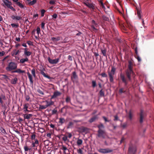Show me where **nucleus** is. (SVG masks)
Listing matches in <instances>:
<instances>
[{
	"label": "nucleus",
	"instance_id": "f8f14e48",
	"mask_svg": "<svg viewBox=\"0 0 154 154\" xmlns=\"http://www.w3.org/2000/svg\"><path fill=\"white\" fill-rule=\"evenodd\" d=\"M61 94L60 92L58 91H55L53 95L51 96V99L55 98L57 97L60 96Z\"/></svg>",
	"mask_w": 154,
	"mask_h": 154
},
{
	"label": "nucleus",
	"instance_id": "680f3d73",
	"mask_svg": "<svg viewBox=\"0 0 154 154\" xmlns=\"http://www.w3.org/2000/svg\"><path fill=\"white\" fill-rule=\"evenodd\" d=\"M127 126V123H124L122 126L123 128H125Z\"/></svg>",
	"mask_w": 154,
	"mask_h": 154
},
{
	"label": "nucleus",
	"instance_id": "37998d69",
	"mask_svg": "<svg viewBox=\"0 0 154 154\" xmlns=\"http://www.w3.org/2000/svg\"><path fill=\"white\" fill-rule=\"evenodd\" d=\"M102 17L103 20L105 21H109V18L108 17L105 16V15L103 16Z\"/></svg>",
	"mask_w": 154,
	"mask_h": 154
},
{
	"label": "nucleus",
	"instance_id": "bf43d9fd",
	"mask_svg": "<svg viewBox=\"0 0 154 154\" xmlns=\"http://www.w3.org/2000/svg\"><path fill=\"white\" fill-rule=\"evenodd\" d=\"M77 152L78 153H80L81 154H83V152L82 150L81 149H79L78 150H77Z\"/></svg>",
	"mask_w": 154,
	"mask_h": 154
},
{
	"label": "nucleus",
	"instance_id": "a211bd4d",
	"mask_svg": "<svg viewBox=\"0 0 154 154\" xmlns=\"http://www.w3.org/2000/svg\"><path fill=\"white\" fill-rule=\"evenodd\" d=\"M62 38V37L60 36H58L56 37H52L51 38V40L53 42H57L60 40V39H61Z\"/></svg>",
	"mask_w": 154,
	"mask_h": 154
},
{
	"label": "nucleus",
	"instance_id": "a878e982",
	"mask_svg": "<svg viewBox=\"0 0 154 154\" xmlns=\"http://www.w3.org/2000/svg\"><path fill=\"white\" fill-rule=\"evenodd\" d=\"M46 106L47 107L48 106H50L51 105H53L54 103V102H53L51 100L50 101H46Z\"/></svg>",
	"mask_w": 154,
	"mask_h": 154
},
{
	"label": "nucleus",
	"instance_id": "052dcab7",
	"mask_svg": "<svg viewBox=\"0 0 154 154\" xmlns=\"http://www.w3.org/2000/svg\"><path fill=\"white\" fill-rule=\"evenodd\" d=\"M62 139L64 141H66L67 140V137L65 136L62 138Z\"/></svg>",
	"mask_w": 154,
	"mask_h": 154
},
{
	"label": "nucleus",
	"instance_id": "c85d7f7f",
	"mask_svg": "<svg viewBox=\"0 0 154 154\" xmlns=\"http://www.w3.org/2000/svg\"><path fill=\"white\" fill-rule=\"evenodd\" d=\"M32 116V115L31 114H26L24 115V117L25 119H29L30 118V117Z\"/></svg>",
	"mask_w": 154,
	"mask_h": 154
},
{
	"label": "nucleus",
	"instance_id": "1a4fd4ad",
	"mask_svg": "<svg viewBox=\"0 0 154 154\" xmlns=\"http://www.w3.org/2000/svg\"><path fill=\"white\" fill-rule=\"evenodd\" d=\"M120 77L122 82L124 83L125 86L126 87H127L128 82L126 80L124 76L121 74L120 75Z\"/></svg>",
	"mask_w": 154,
	"mask_h": 154
},
{
	"label": "nucleus",
	"instance_id": "09e8293b",
	"mask_svg": "<svg viewBox=\"0 0 154 154\" xmlns=\"http://www.w3.org/2000/svg\"><path fill=\"white\" fill-rule=\"evenodd\" d=\"M45 12V11L44 9H42L41 10V14L42 17H43L44 15V14Z\"/></svg>",
	"mask_w": 154,
	"mask_h": 154
},
{
	"label": "nucleus",
	"instance_id": "6e6552de",
	"mask_svg": "<svg viewBox=\"0 0 154 154\" xmlns=\"http://www.w3.org/2000/svg\"><path fill=\"white\" fill-rule=\"evenodd\" d=\"M144 116V113L143 110H140V119L139 122L140 123H142L143 122V118Z\"/></svg>",
	"mask_w": 154,
	"mask_h": 154
},
{
	"label": "nucleus",
	"instance_id": "6ab92c4d",
	"mask_svg": "<svg viewBox=\"0 0 154 154\" xmlns=\"http://www.w3.org/2000/svg\"><path fill=\"white\" fill-rule=\"evenodd\" d=\"M136 9L137 11V15L138 18L139 19H141V11L140 9V8H137L136 7Z\"/></svg>",
	"mask_w": 154,
	"mask_h": 154
},
{
	"label": "nucleus",
	"instance_id": "7c9ffc66",
	"mask_svg": "<svg viewBox=\"0 0 154 154\" xmlns=\"http://www.w3.org/2000/svg\"><path fill=\"white\" fill-rule=\"evenodd\" d=\"M36 2V0H33L32 1H30L29 2H28V4L29 5H34Z\"/></svg>",
	"mask_w": 154,
	"mask_h": 154
},
{
	"label": "nucleus",
	"instance_id": "4d7b16f0",
	"mask_svg": "<svg viewBox=\"0 0 154 154\" xmlns=\"http://www.w3.org/2000/svg\"><path fill=\"white\" fill-rule=\"evenodd\" d=\"M127 70H129V71L130 72H131V70H133L132 66L128 65V69Z\"/></svg>",
	"mask_w": 154,
	"mask_h": 154
},
{
	"label": "nucleus",
	"instance_id": "a19ab883",
	"mask_svg": "<svg viewBox=\"0 0 154 154\" xmlns=\"http://www.w3.org/2000/svg\"><path fill=\"white\" fill-rule=\"evenodd\" d=\"M69 41V38L68 37L65 38L63 40V41L61 42V43H66L68 42Z\"/></svg>",
	"mask_w": 154,
	"mask_h": 154
},
{
	"label": "nucleus",
	"instance_id": "6e6d98bb",
	"mask_svg": "<svg viewBox=\"0 0 154 154\" xmlns=\"http://www.w3.org/2000/svg\"><path fill=\"white\" fill-rule=\"evenodd\" d=\"M56 1L55 0H50L49 2V3L51 5H54Z\"/></svg>",
	"mask_w": 154,
	"mask_h": 154
},
{
	"label": "nucleus",
	"instance_id": "de8ad7c7",
	"mask_svg": "<svg viewBox=\"0 0 154 154\" xmlns=\"http://www.w3.org/2000/svg\"><path fill=\"white\" fill-rule=\"evenodd\" d=\"M31 73L33 76L34 77L35 76V69L33 68L31 70Z\"/></svg>",
	"mask_w": 154,
	"mask_h": 154
},
{
	"label": "nucleus",
	"instance_id": "13d9d810",
	"mask_svg": "<svg viewBox=\"0 0 154 154\" xmlns=\"http://www.w3.org/2000/svg\"><path fill=\"white\" fill-rule=\"evenodd\" d=\"M92 23L95 25L96 26H97V24L96 23L95 21L94 20H92Z\"/></svg>",
	"mask_w": 154,
	"mask_h": 154
},
{
	"label": "nucleus",
	"instance_id": "2eb2a0df",
	"mask_svg": "<svg viewBox=\"0 0 154 154\" xmlns=\"http://www.w3.org/2000/svg\"><path fill=\"white\" fill-rule=\"evenodd\" d=\"M78 76L76 74V73L75 71H74L72 72V76L71 77V80L73 81V79H78Z\"/></svg>",
	"mask_w": 154,
	"mask_h": 154
},
{
	"label": "nucleus",
	"instance_id": "412c9836",
	"mask_svg": "<svg viewBox=\"0 0 154 154\" xmlns=\"http://www.w3.org/2000/svg\"><path fill=\"white\" fill-rule=\"evenodd\" d=\"M98 118V116L97 115H96L92 117L88 121V122L90 123H92L93 122H94Z\"/></svg>",
	"mask_w": 154,
	"mask_h": 154
},
{
	"label": "nucleus",
	"instance_id": "4468645a",
	"mask_svg": "<svg viewBox=\"0 0 154 154\" xmlns=\"http://www.w3.org/2000/svg\"><path fill=\"white\" fill-rule=\"evenodd\" d=\"M98 135V137H103L104 133V131L102 129H99L97 131Z\"/></svg>",
	"mask_w": 154,
	"mask_h": 154
},
{
	"label": "nucleus",
	"instance_id": "0e129e2a",
	"mask_svg": "<svg viewBox=\"0 0 154 154\" xmlns=\"http://www.w3.org/2000/svg\"><path fill=\"white\" fill-rule=\"evenodd\" d=\"M27 43L29 45H33L32 42L31 41H27Z\"/></svg>",
	"mask_w": 154,
	"mask_h": 154
},
{
	"label": "nucleus",
	"instance_id": "e433bc0d",
	"mask_svg": "<svg viewBox=\"0 0 154 154\" xmlns=\"http://www.w3.org/2000/svg\"><path fill=\"white\" fill-rule=\"evenodd\" d=\"M97 86L96 82L95 81L93 80L92 81V86L93 88H95Z\"/></svg>",
	"mask_w": 154,
	"mask_h": 154
},
{
	"label": "nucleus",
	"instance_id": "f704fd0d",
	"mask_svg": "<svg viewBox=\"0 0 154 154\" xmlns=\"http://www.w3.org/2000/svg\"><path fill=\"white\" fill-rule=\"evenodd\" d=\"M16 4L20 8H24V6L20 2H17V4Z\"/></svg>",
	"mask_w": 154,
	"mask_h": 154
},
{
	"label": "nucleus",
	"instance_id": "20e7f679",
	"mask_svg": "<svg viewBox=\"0 0 154 154\" xmlns=\"http://www.w3.org/2000/svg\"><path fill=\"white\" fill-rule=\"evenodd\" d=\"M126 75L128 79V81L131 82V76H133L134 78L135 75V73L133 70H131V72L129 71V70H127L126 72Z\"/></svg>",
	"mask_w": 154,
	"mask_h": 154
},
{
	"label": "nucleus",
	"instance_id": "e2e57ef3",
	"mask_svg": "<svg viewBox=\"0 0 154 154\" xmlns=\"http://www.w3.org/2000/svg\"><path fill=\"white\" fill-rule=\"evenodd\" d=\"M45 23L44 22H42L41 23V27L43 29H44L45 28Z\"/></svg>",
	"mask_w": 154,
	"mask_h": 154
},
{
	"label": "nucleus",
	"instance_id": "423d86ee",
	"mask_svg": "<svg viewBox=\"0 0 154 154\" xmlns=\"http://www.w3.org/2000/svg\"><path fill=\"white\" fill-rule=\"evenodd\" d=\"M98 151L103 154H106L111 152L112 151V150L107 149L100 148L98 150Z\"/></svg>",
	"mask_w": 154,
	"mask_h": 154
},
{
	"label": "nucleus",
	"instance_id": "49530a36",
	"mask_svg": "<svg viewBox=\"0 0 154 154\" xmlns=\"http://www.w3.org/2000/svg\"><path fill=\"white\" fill-rule=\"evenodd\" d=\"M29 104L28 103H26L23 105V109H27L28 107Z\"/></svg>",
	"mask_w": 154,
	"mask_h": 154
},
{
	"label": "nucleus",
	"instance_id": "69168bd1",
	"mask_svg": "<svg viewBox=\"0 0 154 154\" xmlns=\"http://www.w3.org/2000/svg\"><path fill=\"white\" fill-rule=\"evenodd\" d=\"M5 54V52L4 51H0V57H2Z\"/></svg>",
	"mask_w": 154,
	"mask_h": 154
},
{
	"label": "nucleus",
	"instance_id": "3c124183",
	"mask_svg": "<svg viewBox=\"0 0 154 154\" xmlns=\"http://www.w3.org/2000/svg\"><path fill=\"white\" fill-rule=\"evenodd\" d=\"M24 151L26 152L28 151L29 150H30L31 149H29V148H28V147L27 146H25L24 147Z\"/></svg>",
	"mask_w": 154,
	"mask_h": 154
},
{
	"label": "nucleus",
	"instance_id": "cd10ccee",
	"mask_svg": "<svg viewBox=\"0 0 154 154\" xmlns=\"http://www.w3.org/2000/svg\"><path fill=\"white\" fill-rule=\"evenodd\" d=\"M28 58L26 57L25 58H22L20 59V63H23L25 62L28 61Z\"/></svg>",
	"mask_w": 154,
	"mask_h": 154
},
{
	"label": "nucleus",
	"instance_id": "79ce46f5",
	"mask_svg": "<svg viewBox=\"0 0 154 154\" xmlns=\"http://www.w3.org/2000/svg\"><path fill=\"white\" fill-rule=\"evenodd\" d=\"M71 99L70 97L67 96L66 99V103H69L70 102Z\"/></svg>",
	"mask_w": 154,
	"mask_h": 154
},
{
	"label": "nucleus",
	"instance_id": "c9c22d12",
	"mask_svg": "<svg viewBox=\"0 0 154 154\" xmlns=\"http://www.w3.org/2000/svg\"><path fill=\"white\" fill-rule=\"evenodd\" d=\"M83 141L82 140L78 139L77 142V143L78 145L79 146L82 144V143Z\"/></svg>",
	"mask_w": 154,
	"mask_h": 154
},
{
	"label": "nucleus",
	"instance_id": "338daca9",
	"mask_svg": "<svg viewBox=\"0 0 154 154\" xmlns=\"http://www.w3.org/2000/svg\"><path fill=\"white\" fill-rule=\"evenodd\" d=\"M68 59L69 60L71 61L73 60L72 57L70 55H69L68 56Z\"/></svg>",
	"mask_w": 154,
	"mask_h": 154
},
{
	"label": "nucleus",
	"instance_id": "4be33fe9",
	"mask_svg": "<svg viewBox=\"0 0 154 154\" xmlns=\"http://www.w3.org/2000/svg\"><path fill=\"white\" fill-rule=\"evenodd\" d=\"M21 52V51H19V50H17L16 51V49L14 50L13 51L12 54V56H14V55H17L18 54H20Z\"/></svg>",
	"mask_w": 154,
	"mask_h": 154
},
{
	"label": "nucleus",
	"instance_id": "58836bf2",
	"mask_svg": "<svg viewBox=\"0 0 154 154\" xmlns=\"http://www.w3.org/2000/svg\"><path fill=\"white\" fill-rule=\"evenodd\" d=\"M97 127L99 128V129H101V128H104L103 125L102 123H100V125H98Z\"/></svg>",
	"mask_w": 154,
	"mask_h": 154
},
{
	"label": "nucleus",
	"instance_id": "b1692460",
	"mask_svg": "<svg viewBox=\"0 0 154 154\" xmlns=\"http://www.w3.org/2000/svg\"><path fill=\"white\" fill-rule=\"evenodd\" d=\"M65 122V120L64 118H59V123L60 124V125H62Z\"/></svg>",
	"mask_w": 154,
	"mask_h": 154
},
{
	"label": "nucleus",
	"instance_id": "9d476101",
	"mask_svg": "<svg viewBox=\"0 0 154 154\" xmlns=\"http://www.w3.org/2000/svg\"><path fill=\"white\" fill-rule=\"evenodd\" d=\"M45 70V69L44 68H43L42 69H40V73L44 77H46L48 79H51V78L50 76L46 75L45 73L44 72V71Z\"/></svg>",
	"mask_w": 154,
	"mask_h": 154
},
{
	"label": "nucleus",
	"instance_id": "0eeeda50",
	"mask_svg": "<svg viewBox=\"0 0 154 154\" xmlns=\"http://www.w3.org/2000/svg\"><path fill=\"white\" fill-rule=\"evenodd\" d=\"M48 60L49 62L51 64H56L59 62V58L52 59L49 57L48 58Z\"/></svg>",
	"mask_w": 154,
	"mask_h": 154
},
{
	"label": "nucleus",
	"instance_id": "39448f33",
	"mask_svg": "<svg viewBox=\"0 0 154 154\" xmlns=\"http://www.w3.org/2000/svg\"><path fill=\"white\" fill-rule=\"evenodd\" d=\"M136 146L132 144H131L129 146L128 149V152L129 153L134 154L136 152Z\"/></svg>",
	"mask_w": 154,
	"mask_h": 154
},
{
	"label": "nucleus",
	"instance_id": "f03ea898",
	"mask_svg": "<svg viewBox=\"0 0 154 154\" xmlns=\"http://www.w3.org/2000/svg\"><path fill=\"white\" fill-rule=\"evenodd\" d=\"M116 72V68L114 66H112L110 71H108V74L110 82L111 83H114L113 75Z\"/></svg>",
	"mask_w": 154,
	"mask_h": 154
},
{
	"label": "nucleus",
	"instance_id": "603ef678",
	"mask_svg": "<svg viewBox=\"0 0 154 154\" xmlns=\"http://www.w3.org/2000/svg\"><path fill=\"white\" fill-rule=\"evenodd\" d=\"M135 57L137 60L139 62H140L141 61V59L139 55L135 56Z\"/></svg>",
	"mask_w": 154,
	"mask_h": 154
},
{
	"label": "nucleus",
	"instance_id": "8fccbe9b",
	"mask_svg": "<svg viewBox=\"0 0 154 154\" xmlns=\"http://www.w3.org/2000/svg\"><path fill=\"white\" fill-rule=\"evenodd\" d=\"M37 91L38 93L42 95H43L44 94V93L43 91L40 89H38Z\"/></svg>",
	"mask_w": 154,
	"mask_h": 154
},
{
	"label": "nucleus",
	"instance_id": "c756f323",
	"mask_svg": "<svg viewBox=\"0 0 154 154\" xmlns=\"http://www.w3.org/2000/svg\"><path fill=\"white\" fill-rule=\"evenodd\" d=\"M117 41L119 43L121 44L123 43L124 42V41L123 39L119 37H116V42Z\"/></svg>",
	"mask_w": 154,
	"mask_h": 154
},
{
	"label": "nucleus",
	"instance_id": "c03bdc74",
	"mask_svg": "<svg viewBox=\"0 0 154 154\" xmlns=\"http://www.w3.org/2000/svg\"><path fill=\"white\" fill-rule=\"evenodd\" d=\"M102 118L103 119L105 122H110L111 121L110 120H108L104 116H103Z\"/></svg>",
	"mask_w": 154,
	"mask_h": 154
},
{
	"label": "nucleus",
	"instance_id": "864d4df0",
	"mask_svg": "<svg viewBox=\"0 0 154 154\" xmlns=\"http://www.w3.org/2000/svg\"><path fill=\"white\" fill-rule=\"evenodd\" d=\"M101 75L103 77H106L107 76V75L104 72L101 73Z\"/></svg>",
	"mask_w": 154,
	"mask_h": 154
},
{
	"label": "nucleus",
	"instance_id": "aec40b11",
	"mask_svg": "<svg viewBox=\"0 0 154 154\" xmlns=\"http://www.w3.org/2000/svg\"><path fill=\"white\" fill-rule=\"evenodd\" d=\"M85 4L86 6H87L90 8H91L93 10L95 9L94 5L92 4L87 3H85Z\"/></svg>",
	"mask_w": 154,
	"mask_h": 154
},
{
	"label": "nucleus",
	"instance_id": "2f4dec72",
	"mask_svg": "<svg viewBox=\"0 0 154 154\" xmlns=\"http://www.w3.org/2000/svg\"><path fill=\"white\" fill-rule=\"evenodd\" d=\"M74 123L72 122H69L67 127V128H71L72 127Z\"/></svg>",
	"mask_w": 154,
	"mask_h": 154
},
{
	"label": "nucleus",
	"instance_id": "4c0bfd02",
	"mask_svg": "<svg viewBox=\"0 0 154 154\" xmlns=\"http://www.w3.org/2000/svg\"><path fill=\"white\" fill-rule=\"evenodd\" d=\"M99 93L101 97H102L104 96V92L102 89L100 91Z\"/></svg>",
	"mask_w": 154,
	"mask_h": 154
},
{
	"label": "nucleus",
	"instance_id": "9b49d317",
	"mask_svg": "<svg viewBox=\"0 0 154 154\" xmlns=\"http://www.w3.org/2000/svg\"><path fill=\"white\" fill-rule=\"evenodd\" d=\"M39 143L37 139H36L34 142H32V145L33 147H34V149H37V147L38 146Z\"/></svg>",
	"mask_w": 154,
	"mask_h": 154
},
{
	"label": "nucleus",
	"instance_id": "774afa93",
	"mask_svg": "<svg viewBox=\"0 0 154 154\" xmlns=\"http://www.w3.org/2000/svg\"><path fill=\"white\" fill-rule=\"evenodd\" d=\"M35 134H33L31 136V138L32 140H34L35 138Z\"/></svg>",
	"mask_w": 154,
	"mask_h": 154
},
{
	"label": "nucleus",
	"instance_id": "ea45409f",
	"mask_svg": "<svg viewBox=\"0 0 154 154\" xmlns=\"http://www.w3.org/2000/svg\"><path fill=\"white\" fill-rule=\"evenodd\" d=\"M11 26L13 28H17L19 26L18 24H16L14 23H11Z\"/></svg>",
	"mask_w": 154,
	"mask_h": 154
},
{
	"label": "nucleus",
	"instance_id": "a18cd8bd",
	"mask_svg": "<svg viewBox=\"0 0 154 154\" xmlns=\"http://www.w3.org/2000/svg\"><path fill=\"white\" fill-rule=\"evenodd\" d=\"M47 108L46 105H40L39 108L42 109H46Z\"/></svg>",
	"mask_w": 154,
	"mask_h": 154
},
{
	"label": "nucleus",
	"instance_id": "ddd939ff",
	"mask_svg": "<svg viewBox=\"0 0 154 154\" xmlns=\"http://www.w3.org/2000/svg\"><path fill=\"white\" fill-rule=\"evenodd\" d=\"M11 18L12 20L16 21H19L20 20H21L22 19V17H21L19 16H12L11 17Z\"/></svg>",
	"mask_w": 154,
	"mask_h": 154
},
{
	"label": "nucleus",
	"instance_id": "473e14b6",
	"mask_svg": "<svg viewBox=\"0 0 154 154\" xmlns=\"http://www.w3.org/2000/svg\"><path fill=\"white\" fill-rule=\"evenodd\" d=\"M17 79L16 77L14 78L11 81V83L13 84H15L17 83Z\"/></svg>",
	"mask_w": 154,
	"mask_h": 154
},
{
	"label": "nucleus",
	"instance_id": "5fc2aeb1",
	"mask_svg": "<svg viewBox=\"0 0 154 154\" xmlns=\"http://www.w3.org/2000/svg\"><path fill=\"white\" fill-rule=\"evenodd\" d=\"M37 33L38 35L40 32V29L39 27H37L36 29Z\"/></svg>",
	"mask_w": 154,
	"mask_h": 154
},
{
	"label": "nucleus",
	"instance_id": "bb28decb",
	"mask_svg": "<svg viewBox=\"0 0 154 154\" xmlns=\"http://www.w3.org/2000/svg\"><path fill=\"white\" fill-rule=\"evenodd\" d=\"M27 74L28 75V77L29 79V81L31 84H33V81L32 80V75L30 74V73L29 72H28L27 73Z\"/></svg>",
	"mask_w": 154,
	"mask_h": 154
},
{
	"label": "nucleus",
	"instance_id": "72a5a7b5",
	"mask_svg": "<svg viewBox=\"0 0 154 154\" xmlns=\"http://www.w3.org/2000/svg\"><path fill=\"white\" fill-rule=\"evenodd\" d=\"M128 117L129 119L131 120L132 119V115L131 110H130L129 112Z\"/></svg>",
	"mask_w": 154,
	"mask_h": 154
},
{
	"label": "nucleus",
	"instance_id": "f3484780",
	"mask_svg": "<svg viewBox=\"0 0 154 154\" xmlns=\"http://www.w3.org/2000/svg\"><path fill=\"white\" fill-rule=\"evenodd\" d=\"M23 49L24 50V54L25 56L29 57L30 55L31 54V52L27 51L28 50V48H25Z\"/></svg>",
	"mask_w": 154,
	"mask_h": 154
},
{
	"label": "nucleus",
	"instance_id": "dca6fc26",
	"mask_svg": "<svg viewBox=\"0 0 154 154\" xmlns=\"http://www.w3.org/2000/svg\"><path fill=\"white\" fill-rule=\"evenodd\" d=\"M0 133L2 134V135H6L7 133L6 130L2 126L0 125Z\"/></svg>",
	"mask_w": 154,
	"mask_h": 154
},
{
	"label": "nucleus",
	"instance_id": "7ed1b4c3",
	"mask_svg": "<svg viewBox=\"0 0 154 154\" xmlns=\"http://www.w3.org/2000/svg\"><path fill=\"white\" fill-rule=\"evenodd\" d=\"M17 64L16 63L11 62L9 63L8 66L6 68V69L8 71H11L16 69L17 68Z\"/></svg>",
	"mask_w": 154,
	"mask_h": 154
},
{
	"label": "nucleus",
	"instance_id": "f257e3e1",
	"mask_svg": "<svg viewBox=\"0 0 154 154\" xmlns=\"http://www.w3.org/2000/svg\"><path fill=\"white\" fill-rule=\"evenodd\" d=\"M2 1L3 4H2V5L5 8L7 7L14 11H16V9L12 6V3L9 0H2Z\"/></svg>",
	"mask_w": 154,
	"mask_h": 154
},
{
	"label": "nucleus",
	"instance_id": "5701e85b",
	"mask_svg": "<svg viewBox=\"0 0 154 154\" xmlns=\"http://www.w3.org/2000/svg\"><path fill=\"white\" fill-rule=\"evenodd\" d=\"M101 52L103 55L107 58L106 50L105 48L101 49Z\"/></svg>",
	"mask_w": 154,
	"mask_h": 154
},
{
	"label": "nucleus",
	"instance_id": "393cba45",
	"mask_svg": "<svg viewBox=\"0 0 154 154\" xmlns=\"http://www.w3.org/2000/svg\"><path fill=\"white\" fill-rule=\"evenodd\" d=\"M25 72L24 70H21L20 69H17L13 72L14 73H23Z\"/></svg>",
	"mask_w": 154,
	"mask_h": 154
}]
</instances>
